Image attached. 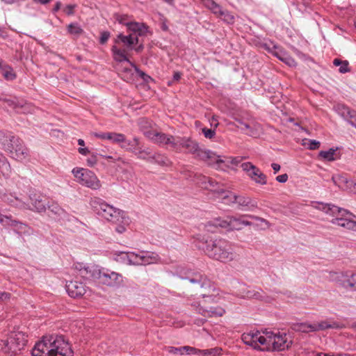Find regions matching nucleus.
<instances>
[{"label":"nucleus","mask_w":356,"mask_h":356,"mask_svg":"<svg viewBox=\"0 0 356 356\" xmlns=\"http://www.w3.org/2000/svg\"><path fill=\"white\" fill-rule=\"evenodd\" d=\"M197 246L203 250L209 257L221 262L233 261L237 257L232 244L224 238H203L198 242Z\"/></svg>","instance_id":"nucleus-1"},{"label":"nucleus","mask_w":356,"mask_h":356,"mask_svg":"<svg viewBox=\"0 0 356 356\" xmlns=\"http://www.w3.org/2000/svg\"><path fill=\"white\" fill-rule=\"evenodd\" d=\"M73 352L63 336H44L32 350V356H72Z\"/></svg>","instance_id":"nucleus-2"},{"label":"nucleus","mask_w":356,"mask_h":356,"mask_svg":"<svg viewBox=\"0 0 356 356\" xmlns=\"http://www.w3.org/2000/svg\"><path fill=\"white\" fill-rule=\"evenodd\" d=\"M0 144L1 148L17 161H22L29 156V151L24 142L10 131H0Z\"/></svg>","instance_id":"nucleus-3"},{"label":"nucleus","mask_w":356,"mask_h":356,"mask_svg":"<svg viewBox=\"0 0 356 356\" xmlns=\"http://www.w3.org/2000/svg\"><path fill=\"white\" fill-rule=\"evenodd\" d=\"M90 204L99 216L113 223H124L127 221L123 211L114 208L99 197L91 198Z\"/></svg>","instance_id":"nucleus-4"},{"label":"nucleus","mask_w":356,"mask_h":356,"mask_svg":"<svg viewBox=\"0 0 356 356\" xmlns=\"http://www.w3.org/2000/svg\"><path fill=\"white\" fill-rule=\"evenodd\" d=\"M244 217H248L249 218L260 221L261 222L264 223L267 226V227L270 226V223L268 222V221L264 218L255 216L253 215H247L243 216L241 218L228 216L226 220L216 219L214 222H208L205 225V227L208 231L212 232H215L213 227L216 228L218 227L229 228L230 229L240 230L243 228V226L252 225L251 222L243 220V218Z\"/></svg>","instance_id":"nucleus-5"},{"label":"nucleus","mask_w":356,"mask_h":356,"mask_svg":"<svg viewBox=\"0 0 356 356\" xmlns=\"http://www.w3.org/2000/svg\"><path fill=\"white\" fill-rule=\"evenodd\" d=\"M181 148L187 149L188 152L195 155L196 158L209 163V159L214 158L213 152L210 150L200 148L198 143L187 137H176L174 149L180 152Z\"/></svg>","instance_id":"nucleus-6"},{"label":"nucleus","mask_w":356,"mask_h":356,"mask_svg":"<svg viewBox=\"0 0 356 356\" xmlns=\"http://www.w3.org/2000/svg\"><path fill=\"white\" fill-rule=\"evenodd\" d=\"M127 29L131 31L128 35L122 33L118 35L115 43L122 42L129 49H133L134 45L139 43V36L144 35L147 31V26L143 23L134 22L127 24Z\"/></svg>","instance_id":"nucleus-7"},{"label":"nucleus","mask_w":356,"mask_h":356,"mask_svg":"<svg viewBox=\"0 0 356 356\" xmlns=\"http://www.w3.org/2000/svg\"><path fill=\"white\" fill-rule=\"evenodd\" d=\"M91 277L99 284L109 287H120L123 285V277L121 274L108 269L99 268L97 266L90 270Z\"/></svg>","instance_id":"nucleus-8"},{"label":"nucleus","mask_w":356,"mask_h":356,"mask_svg":"<svg viewBox=\"0 0 356 356\" xmlns=\"http://www.w3.org/2000/svg\"><path fill=\"white\" fill-rule=\"evenodd\" d=\"M122 258L127 261L129 265H148L159 261V255L152 252L140 251L139 253L134 252H122Z\"/></svg>","instance_id":"nucleus-9"},{"label":"nucleus","mask_w":356,"mask_h":356,"mask_svg":"<svg viewBox=\"0 0 356 356\" xmlns=\"http://www.w3.org/2000/svg\"><path fill=\"white\" fill-rule=\"evenodd\" d=\"M27 336L21 331L11 332L2 348L6 353L17 354L24 348L27 342Z\"/></svg>","instance_id":"nucleus-10"},{"label":"nucleus","mask_w":356,"mask_h":356,"mask_svg":"<svg viewBox=\"0 0 356 356\" xmlns=\"http://www.w3.org/2000/svg\"><path fill=\"white\" fill-rule=\"evenodd\" d=\"M72 173L81 185L92 190H98L101 188V182L93 172L83 168H74Z\"/></svg>","instance_id":"nucleus-11"},{"label":"nucleus","mask_w":356,"mask_h":356,"mask_svg":"<svg viewBox=\"0 0 356 356\" xmlns=\"http://www.w3.org/2000/svg\"><path fill=\"white\" fill-rule=\"evenodd\" d=\"M186 279L191 283L199 284L204 289L201 294L203 298H211L213 301H215L218 293L215 286L211 284V282L206 277L200 273H195L192 277Z\"/></svg>","instance_id":"nucleus-12"},{"label":"nucleus","mask_w":356,"mask_h":356,"mask_svg":"<svg viewBox=\"0 0 356 356\" xmlns=\"http://www.w3.org/2000/svg\"><path fill=\"white\" fill-rule=\"evenodd\" d=\"M227 204H237L239 207H245L250 210L257 207V203L250 197L243 195H236L233 193H228L222 197Z\"/></svg>","instance_id":"nucleus-13"},{"label":"nucleus","mask_w":356,"mask_h":356,"mask_svg":"<svg viewBox=\"0 0 356 356\" xmlns=\"http://www.w3.org/2000/svg\"><path fill=\"white\" fill-rule=\"evenodd\" d=\"M341 326L337 322L329 323L327 321H321L313 324L301 323L293 325V329L297 332H309L318 330H323L328 328H339Z\"/></svg>","instance_id":"nucleus-14"},{"label":"nucleus","mask_w":356,"mask_h":356,"mask_svg":"<svg viewBox=\"0 0 356 356\" xmlns=\"http://www.w3.org/2000/svg\"><path fill=\"white\" fill-rule=\"evenodd\" d=\"M241 168L246 173L248 177L256 184L261 185H265L267 184L266 175L251 162H245L241 163Z\"/></svg>","instance_id":"nucleus-15"},{"label":"nucleus","mask_w":356,"mask_h":356,"mask_svg":"<svg viewBox=\"0 0 356 356\" xmlns=\"http://www.w3.org/2000/svg\"><path fill=\"white\" fill-rule=\"evenodd\" d=\"M271 337L270 346L268 348H262L261 351H281L288 348L291 344V341H288L285 333L274 334L271 332Z\"/></svg>","instance_id":"nucleus-16"},{"label":"nucleus","mask_w":356,"mask_h":356,"mask_svg":"<svg viewBox=\"0 0 356 356\" xmlns=\"http://www.w3.org/2000/svg\"><path fill=\"white\" fill-rule=\"evenodd\" d=\"M202 305L199 303L197 305H193L196 307L197 312L205 317H218L222 316L225 313V310L220 307H207L204 305L206 302H214L211 298H203ZM216 302V298H215Z\"/></svg>","instance_id":"nucleus-17"},{"label":"nucleus","mask_w":356,"mask_h":356,"mask_svg":"<svg viewBox=\"0 0 356 356\" xmlns=\"http://www.w3.org/2000/svg\"><path fill=\"white\" fill-rule=\"evenodd\" d=\"M314 207L319 211L324 212L325 214L333 217V218L344 216L349 213V211L346 209L337 207L333 204L316 202Z\"/></svg>","instance_id":"nucleus-18"},{"label":"nucleus","mask_w":356,"mask_h":356,"mask_svg":"<svg viewBox=\"0 0 356 356\" xmlns=\"http://www.w3.org/2000/svg\"><path fill=\"white\" fill-rule=\"evenodd\" d=\"M145 136L154 143L160 145H170L174 149L176 137L159 132L156 130H154V132L146 131Z\"/></svg>","instance_id":"nucleus-19"},{"label":"nucleus","mask_w":356,"mask_h":356,"mask_svg":"<svg viewBox=\"0 0 356 356\" xmlns=\"http://www.w3.org/2000/svg\"><path fill=\"white\" fill-rule=\"evenodd\" d=\"M214 158L210 159L208 165H216V168L222 170H226L228 168H231V165H238L241 159L235 157H225L224 159H220V156L213 152Z\"/></svg>","instance_id":"nucleus-20"},{"label":"nucleus","mask_w":356,"mask_h":356,"mask_svg":"<svg viewBox=\"0 0 356 356\" xmlns=\"http://www.w3.org/2000/svg\"><path fill=\"white\" fill-rule=\"evenodd\" d=\"M356 216L349 211L348 214L344 216H339L332 218L330 222L332 225H337L348 230L355 231L356 229Z\"/></svg>","instance_id":"nucleus-21"},{"label":"nucleus","mask_w":356,"mask_h":356,"mask_svg":"<svg viewBox=\"0 0 356 356\" xmlns=\"http://www.w3.org/2000/svg\"><path fill=\"white\" fill-rule=\"evenodd\" d=\"M337 279L342 287L356 291V273L341 272L338 274Z\"/></svg>","instance_id":"nucleus-22"},{"label":"nucleus","mask_w":356,"mask_h":356,"mask_svg":"<svg viewBox=\"0 0 356 356\" xmlns=\"http://www.w3.org/2000/svg\"><path fill=\"white\" fill-rule=\"evenodd\" d=\"M0 199L3 202L8 204L9 205L16 207V208H18V209H31V206L29 203H26V202L22 201L21 199H19V197H17L16 196H14L11 193H10V194L3 193L0 195Z\"/></svg>","instance_id":"nucleus-23"},{"label":"nucleus","mask_w":356,"mask_h":356,"mask_svg":"<svg viewBox=\"0 0 356 356\" xmlns=\"http://www.w3.org/2000/svg\"><path fill=\"white\" fill-rule=\"evenodd\" d=\"M66 290L67 293L72 298H79L83 296L86 292V286L82 283L76 281H70L66 284Z\"/></svg>","instance_id":"nucleus-24"},{"label":"nucleus","mask_w":356,"mask_h":356,"mask_svg":"<svg viewBox=\"0 0 356 356\" xmlns=\"http://www.w3.org/2000/svg\"><path fill=\"white\" fill-rule=\"evenodd\" d=\"M197 183L203 188L217 191L218 193H225L223 189L218 191L216 189V186L218 184V183L210 177L206 176H200L198 177Z\"/></svg>","instance_id":"nucleus-25"},{"label":"nucleus","mask_w":356,"mask_h":356,"mask_svg":"<svg viewBox=\"0 0 356 356\" xmlns=\"http://www.w3.org/2000/svg\"><path fill=\"white\" fill-rule=\"evenodd\" d=\"M339 113L343 116L352 126L356 127V111L351 110L345 105L338 106Z\"/></svg>","instance_id":"nucleus-26"},{"label":"nucleus","mask_w":356,"mask_h":356,"mask_svg":"<svg viewBox=\"0 0 356 356\" xmlns=\"http://www.w3.org/2000/svg\"><path fill=\"white\" fill-rule=\"evenodd\" d=\"M30 200L31 204L33 206L32 210H35L38 212H44L47 210V204L45 200H43L40 195L34 194L33 195H30ZM31 209V208L30 209Z\"/></svg>","instance_id":"nucleus-27"},{"label":"nucleus","mask_w":356,"mask_h":356,"mask_svg":"<svg viewBox=\"0 0 356 356\" xmlns=\"http://www.w3.org/2000/svg\"><path fill=\"white\" fill-rule=\"evenodd\" d=\"M47 209L49 211L52 216L55 218H60L65 215V210L61 208L58 203L54 202H48Z\"/></svg>","instance_id":"nucleus-28"},{"label":"nucleus","mask_w":356,"mask_h":356,"mask_svg":"<svg viewBox=\"0 0 356 356\" xmlns=\"http://www.w3.org/2000/svg\"><path fill=\"white\" fill-rule=\"evenodd\" d=\"M111 51L113 54V58L115 61L119 63L126 61L130 63L131 65H134V64L127 58L125 49H120L114 45L111 48Z\"/></svg>","instance_id":"nucleus-29"},{"label":"nucleus","mask_w":356,"mask_h":356,"mask_svg":"<svg viewBox=\"0 0 356 356\" xmlns=\"http://www.w3.org/2000/svg\"><path fill=\"white\" fill-rule=\"evenodd\" d=\"M147 161L149 163H157L162 166H168L170 164L169 159L165 155L161 154H155L153 156L148 157Z\"/></svg>","instance_id":"nucleus-30"},{"label":"nucleus","mask_w":356,"mask_h":356,"mask_svg":"<svg viewBox=\"0 0 356 356\" xmlns=\"http://www.w3.org/2000/svg\"><path fill=\"white\" fill-rule=\"evenodd\" d=\"M255 338H256V332H250V333H247V334H243L242 335V340L243 341V342L245 344L253 347L254 349H257V350H261V349L262 348H261L258 345V343H257Z\"/></svg>","instance_id":"nucleus-31"},{"label":"nucleus","mask_w":356,"mask_h":356,"mask_svg":"<svg viewBox=\"0 0 356 356\" xmlns=\"http://www.w3.org/2000/svg\"><path fill=\"white\" fill-rule=\"evenodd\" d=\"M271 332H266L265 336H262L260 334L259 331L256 332V341L258 345H261L263 348H268V346H270L271 341Z\"/></svg>","instance_id":"nucleus-32"},{"label":"nucleus","mask_w":356,"mask_h":356,"mask_svg":"<svg viewBox=\"0 0 356 356\" xmlns=\"http://www.w3.org/2000/svg\"><path fill=\"white\" fill-rule=\"evenodd\" d=\"M122 144L121 145V147L126 149V150H128V151H130L133 153H134L135 154H138V149H139V145H140V142H139V139L136 137H135L133 140H126V142L125 143H122Z\"/></svg>","instance_id":"nucleus-33"},{"label":"nucleus","mask_w":356,"mask_h":356,"mask_svg":"<svg viewBox=\"0 0 356 356\" xmlns=\"http://www.w3.org/2000/svg\"><path fill=\"white\" fill-rule=\"evenodd\" d=\"M0 173L5 177H8L11 173L10 165L3 155H0Z\"/></svg>","instance_id":"nucleus-34"},{"label":"nucleus","mask_w":356,"mask_h":356,"mask_svg":"<svg viewBox=\"0 0 356 356\" xmlns=\"http://www.w3.org/2000/svg\"><path fill=\"white\" fill-rule=\"evenodd\" d=\"M264 47L266 50H268L270 53L276 56L280 60H282L283 56H285V51L273 43H271L270 44H265Z\"/></svg>","instance_id":"nucleus-35"},{"label":"nucleus","mask_w":356,"mask_h":356,"mask_svg":"<svg viewBox=\"0 0 356 356\" xmlns=\"http://www.w3.org/2000/svg\"><path fill=\"white\" fill-rule=\"evenodd\" d=\"M13 228L14 232L20 236L23 234H29L30 232V227H29L27 225L19 220H16Z\"/></svg>","instance_id":"nucleus-36"},{"label":"nucleus","mask_w":356,"mask_h":356,"mask_svg":"<svg viewBox=\"0 0 356 356\" xmlns=\"http://www.w3.org/2000/svg\"><path fill=\"white\" fill-rule=\"evenodd\" d=\"M236 127L238 129H241L243 131H248V134L250 136H254L255 134V128L252 127L248 123L243 121L241 119L236 118Z\"/></svg>","instance_id":"nucleus-37"},{"label":"nucleus","mask_w":356,"mask_h":356,"mask_svg":"<svg viewBox=\"0 0 356 356\" xmlns=\"http://www.w3.org/2000/svg\"><path fill=\"white\" fill-rule=\"evenodd\" d=\"M332 181L336 186L343 190L348 187V184L349 183L348 179L346 177L340 175L332 176Z\"/></svg>","instance_id":"nucleus-38"},{"label":"nucleus","mask_w":356,"mask_h":356,"mask_svg":"<svg viewBox=\"0 0 356 356\" xmlns=\"http://www.w3.org/2000/svg\"><path fill=\"white\" fill-rule=\"evenodd\" d=\"M1 74L4 77V79H6L7 81H13V80L15 79L16 76H17L13 67L11 66H10L9 65H8L7 63L3 68L2 71L1 72Z\"/></svg>","instance_id":"nucleus-39"},{"label":"nucleus","mask_w":356,"mask_h":356,"mask_svg":"<svg viewBox=\"0 0 356 356\" xmlns=\"http://www.w3.org/2000/svg\"><path fill=\"white\" fill-rule=\"evenodd\" d=\"M152 122L146 118H141L138 120V125L143 134L145 136V132H154V129L152 128Z\"/></svg>","instance_id":"nucleus-40"},{"label":"nucleus","mask_w":356,"mask_h":356,"mask_svg":"<svg viewBox=\"0 0 356 356\" xmlns=\"http://www.w3.org/2000/svg\"><path fill=\"white\" fill-rule=\"evenodd\" d=\"M16 220H17L13 219L11 216L3 215L0 213V224L6 228L13 227Z\"/></svg>","instance_id":"nucleus-41"},{"label":"nucleus","mask_w":356,"mask_h":356,"mask_svg":"<svg viewBox=\"0 0 356 356\" xmlns=\"http://www.w3.org/2000/svg\"><path fill=\"white\" fill-rule=\"evenodd\" d=\"M333 64L335 66H340L339 71L341 73H346L350 72V68L348 67L349 63L348 60H341L339 58H335L333 60Z\"/></svg>","instance_id":"nucleus-42"},{"label":"nucleus","mask_w":356,"mask_h":356,"mask_svg":"<svg viewBox=\"0 0 356 356\" xmlns=\"http://www.w3.org/2000/svg\"><path fill=\"white\" fill-rule=\"evenodd\" d=\"M69 33L75 37H79L83 33V30L77 23H72L67 26Z\"/></svg>","instance_id":"nucleus-43"},{"label":"nucleus","mask_w":356,"mask_h":356,"mask_svg":"<svg viewBox=\"0 0 356 356\" xmlns=\"http://www.w3.org/2000/svg\"><path fill=\"white\" fill-rule=\"evenodd\" d=\"M109 138L108 140L113 141L115 143L120 144L126 142V137L124 134L115 132H108Z\"/></svg>","instance_id":"nucleus-44"},{"label":"nucleus","mask_w":356,"mask_h":356,"mask_svg":"<svg viewBox=\"0 0 356 356\" xmlns=\"http://www.w3.org/2000/svg\"><path fill=\"white\" fill-rule=\"evenodd\" d=\"M96 266L89 267L83 266L82 264H77L75 265V268L79 270L81 273V275L83 277L90 276V270H93Z\"/></svg>","instance_id":"nucleus-45"},{"label":"nucleus","mask_w":356,"mask_h":356,"mask_svg":"<svg viewBox=\"0 0 356 356\" xmlns=\"http://www.w3.org/2000/svg\"><path fill=\"white\" fill-rule=\"evenodd\" d=\"M1 101L6 103L8 106L13 108L15 111H16L17 108H23L24 106L22 105V101H19L16 98L3 99Z\"/></svg>","instance_id":"nucleus-46"},{"label":"nucleus","mask_w":356,"mask_h":356,"mask_svg":"<svg viewBox=\"0 0 356 356\" xmlns=\"http://www.w3.org/2000/svg\"><path fill=\"white\" fill-rule=\"evenodd\" d=\"M207 8H209L213 14L218 15V17L223 10L222 7L216 2H215L213 0H212V1L210 2L209 4L207 6Z\"/></svg>","instance_id":"nucleus-47"},{"label":"nucleus","mask_w":356,"mask_h":356,"mask_svg":"<svg viewBox=\"0 0 356 356\" xmlns=\"http://www.w3.org/2000/svg\"><path fill=\"white\" fill-rule=\"evenodd\" d=\"M335 151L336 150L332 148L330 149L327 151H321L319 152V156L322 157L323 159L328 161H334V155Z\"/></svg>","instance_id":"nucleus-48"},{"label":"nucleus","mask_w":356,"mask_h":356,"mask_svg":"<svg viewBox=\"0 0 356 356\" xmlns=\"http://www.w3.org/2000/svg\"><path fill=\"white\" fill-rule=\"evenodd\" d=\"M165 350L170 354L180 355H184L185 351V348H184V346L178 348L174 346H167L165 347Z\"/></svg>","instance_id":"nucleus-49"},{"label":"nucleus","mask_w":356,"mask_h":356,"mask_svg":"<svg viewBox=\"0 0 356 356\" xmlns=\"http://www.w3.org/2000/svg\"><path fill=\"white\" fill-rule=\"evenodd\" d=\"M223 21L226 22L228 24L234 23V16L227 10H222L220 16Z\"/></svg>","instance_id":"nucleus-50"},{"label":"nucleus","mask_w":356,"mask_h":356,"mask_svg":"<svg viewBox=\"0 0 356 356\" xmlns=\"http://www.w3.org/2000/svg\"><path fill=\"white\" fill-rule=\"evenodd\" d=\"M304 145H307L309 149H317L320 147V142L315 140H305L303 143Z\"/></svg>","instance_id":"nucleus-51"},{"label":"nucleus","mask_w":356,"mask_h":356,"mask_svg":"<svg viewBox=\"0 0 356 356\" xmlns=\"http://www.w3.org/2000/svg\"><path fill=\"white\" fill-rule=\"evenodd\" d=\"M245 296L248 298L261 299L263 296L261 292L256 290H248L245 294Z\"/></svg>","instance_id":"nucleus-52"},{"label":"nucleus","mask_w":356,"mask_h":356,"mask_svg":"<svg viewBox=\"0 0 356 356\" xmlns=\"http://www.w3.org/2000/svg\"><path fill=\"white\" fill-rule=\"evenodd\" d=\"M22 105L24 106L23 108H17L16 112L19 113H28L31 112L32 106L30 104L22 101Z\"/></svg>","instance_id":"nucleus-53"},{"label":"nucleus","mask_w":356,"mask_h":356,"mask_svg":"<svg viewBox=\"0 0 356 356\" xmlns=\"http://www.w3.org/2000/svg\"><path fill=\"white\" fill-rule=\"evenodd\" d=\"M202 133H203L204 137L207 138H209V139L213 138L216 134L214 129H208L206 127L203 128L202 129Z\"/></svg>","instance_id":"nucleus-54"},{"label":"nucleus","mask_w":356,"mask_h":356,"mask_svg":"<svg viewBox=\"0 0 356 356\" xmlns=\"http://www.w3.org/2000/svg\"><path fill=\"white\" fill-rule=\"evenodd\" d=\"M184 348H185L184 353H186L188 355H191V354L195 355L197 353L202 354V350H198L195 348L188 346H184Z\"/></svg>","instance_id":"nucleus-55"},{"label":"nucleus","mask_w":356,"mask_h":356,"mask_svg":"<svg viewBox=\"0 0 356 356\" xmlns=\"http://www.w3.org/2000/svg\"><path fill=\"white\" fill-rule=\"evenodd\" d=\"M281 60L289 66H293L296 65L294 59L289 56L286 52L285 56H283Z\"/></svg>","instance_id":"nucleus-56"},{"label":"nucleus","mask_w":356,"mask_h":356,"mask_svg":"<svg viewBox=\"0 0 356 356\" xmlns=\"http://www.w3.org/2000/svg\"><path fill=\"white\" fill-rule=\"evenodd\" d=\"M137 152H138V154H136L137 156L141 159H147H147H148L146 156H143V154H145L147 156L150 154V152L149 151V149H142V147L140 145H139V149H138Z\"/></svg>","instance_id":"nucleus-57"},{"label":"nucleus","mask_w":356,"mask_h":356,"mask_svg":"<svg viewBox=\"0 0 356 356\" xmlns=\"http://www.w3.org/2000/svg\"><path fill=\"white\" fill-rule=\"evenodd\" d=\"M116 20L122 24H124L127 26V24H132L133 22H127V15H116L115 17Z\"/></svg>","instance_id":"nucleus-58"},{"label":"nucleus","mask_w":356,"mask_h":356,"mask_svg":"<svg viewBox=\"0 0 356 356\" xmlns=\"http://www.w3.org/2000/svg\"><path fill=\"white\" fill-rule=\"evenodd\" d=\"M135 69H136V72L138 73V74L145 81V82H148V81L149 79H151V77L149 76H148L147 74H146L144 72L140 70L138 68H137V67L136 65H133Z\"/></svg>","instance_id":"nucleus-59"},{"label":"nucleus","mask_w":356,"mask_h":356,"mask_svg":"<svg viewBox=\"0 0 356 356\" xmlns=\"http://www.w3.org/2000/svg\"><path fill=\"white\" fill-rule=\"evenodd\" d=\"M220 350H221V349H218V348L202 350V354L204 355H218L220 353Z\"/></svg>","instance_id":"nucleus-60"},{"label":"nucleus","mask_w":356,"mask_h":356,"mask_svg":"<svg viewBox=\"0 0 356 356\" xmlns=\"http://www.w3.org/2000/svg\"><path fill=\"white\" fill-rule=\"evenodd\" d=\"M110 37V33L108 32V31H104L101 33V36H100V39H99V42L102 44H105L107 40H108Z\"/></svg>","instance_id":"nucleus-61"},{"label":"nucleus","mask_w":356,"mask_h":356,"mask_svg":"<svg viewBox=\"0 0 356 356\" xmlns=\"http://www.w3.org/2000/svg\"><path fill=\"white\" fill-rule=\"evenodd\" d=\"M126 219L127 220V221L124 223H116L118 225V226L115 228V230L117 232H118L120 234H122L123 232H125L126 228L124 225L128 223V219L127 218H126Z\"/></svg>","instance_id":"nucleus-62"},{"label":"nucleus","mask_w":356,"mask_h":356,"mask_svg":"<svg viewBox=\"0 0 356 356\" xmlns=\"http://www.w3.org/2000/svg\"><path fill=\"white\" fill-rule=\"evenodd\" d=\"M276 180L280 183H285L288 180V175L286 174L278 175L276 177Z\"/></svg>","instance_id":"nucleus-63"},{"label":"nucleus","mask_w":356,"mask_h":356,"mask_svg":"<svg viewBox=\"0 0 356 356\" xmlns=\"http://www.w3.org/2000/svg\"><path fill=\"white\" fill-rule=\"evenodd\" d=\"M95 137L103 139V140H108V138L110 137L108 133H95Z\"/></svg>","instance_id":"nucleus-64"}]
</instances>
